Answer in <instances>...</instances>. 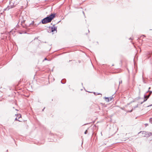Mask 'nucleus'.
Listing matches in <instances>:
<instances>
[{
	"label": "nucleus",
	"instance_id": "5",
	"mask_svg": "<svg viewBox=\"0 0 152 152\" xmlns=\"http://www.w3.org/2000/svg\"><path fill=\"white\" fill-rule=\"evenodd\" d=\"M14 7L13 5V6H8V7L6 8L5 10H8Z\"/></svg>",
	"mask_w": 152,
	"mask_h": 152
},
{
	"label": "nucleus",
	"instance_id": "3",
	"mask_svg": "<svg viewBox=\"0 0 152 152\" xmlns=\"http://www.w3.org/2000/svg\"><path fill=\"white\" fill-rule=\"evenodd\" d=\"M51 31H50V32H53L55 31H57V27H56L54 25H53V26L51 28Z\"/></svg>",
	"mask_w": 152,
	"mask_h": 152
},
{
	"label": "nucleus",
	"instance_id": "11",
	"mask_svg": "<svg viewBox=\"0 0 152 152\" xmlns=\"http://www.w3.org/2000/svg\"><path fill=\"white\" fill-rule=\"evenodd\" d=\"M149 92V93H152V91H150L149 90H148L147 92L146 93H147L148 92Z\"/></svg>",
	"mask_w": 152,
	"mask_h": 152
},
{
	"label": "nucleus",
	"instance_id": "2",
	"mask_svg": "<svg viewBox=\"0 0 152 152\" xmlns=\"http://www.w3.org/2000/svg\"><path fill=\"white\" fill-rule=\"evenodd\" d=\"M151 135H152V134L151 132H146V133L143 136L144 137H148Z\"/></svg>",
	"mask_w": 152,
	"mask_h": 152
},
{
	"label": "nucleus",
	"instance_id": "16",
	"mask_svg": "<svg viewBox=\"0 0 152 152\" xmlns=\"http://www.w3.org/2000/svg\"><path fill=\"white\" fill-rule=\"evenodd\" d=\"M145 126H147V125H148V124H145Z\"/></svg>",
	"mask_w": 152,
	"mask_h": 152
},
{
	"label": "nucleus",
	"instance_id": "7",
	"mask_svg": "<svg viewBox=\"0 0 152 152\" xmlns=\"http://www.w3.org/2000/svg\"><path fill=\"white\" fill-rule=\"evenodd\" d=\"M150 96V94H149L148 95L146 96L145 95H144V98H148Z\"/></svg>",
	"mask_w": 152,
	"mask_h": 152
},
{
	"label": "nucleus",
	"instance_id": "22",
	"mask_svg": "<svg viewBox=\"0 0 152 152\" xmlns=\"http://www.w3.org/2000/svg\"><path fill=\"white\" fill-rule=\"evenodd\" d=\"M44 108H44V109H43L42 110V111H43V110H44Z\"/></svg>",
	"mask_w": 152,
	"mask_h": 152
},
{
	"label": "nucleus",
	"instance_id": "9",
	"mask_svg": "<svg viewBox=\"0 0 152 152\" xmlns=\"http://www.w3.org/2000/svg\"><path fill=\"white\" fill-rule=\"evenodd\" d=\"M17 115H18V116H19V117L18 118V119H19L21 117V115L20 114H18Z\"/></svg>",
	"mask_w": 152,
	"mask_h": 152
},
{
	"label": "nucleus",
	"instance_id": "1",
	"mask_svg": "<svg viewBox=\"0 0 152 152\" xmlns=\"http://www.w3.org/2000/svg\"><path fill=\"white\" fill-rule=\"evenodd\" d=\"M55 14H51L49 16L44 18L42 21L43 24H46L51 22L52 19L55 17Z\"/></svg>",
	"mask_w": 152,
	"mask_h": 152
},
{
	"label": "nucleus",
	"instance_id": "12",
	"mask_svg": "<svg viewBox=\"0 0 152 152\" xmlns=\"http://www.w3.org/2000/svg\"><path fill=\"white\" fill-rule=\"evenodd\" d=\"M122 83V80L120 81L119 82V85H120L121 83Z\"/></svg>",
	"mask_w": 152,
	"mask_h": 152
},
{
	"label": "nucleus",
	"instance_id": "14",
	"mask_svg": "<svg viewBox=\"0 0 152 152\" xmlns=\"http://www.w3.org/2000/svg\"><path fill=\"white\" fill-rule=\"evenodd\" d=\"M63 80H61V83H62L63 84H64L65 83V82H63Z\"/></svg>",
	"mask_w": 152,
	"mask_h": 152
},
{
	"label": "nucleus",
	"instance_id": "19",
	"mask_svg": "<svg viewBox=\"0 0 152 152\" xmlns=\"http://www.w3.org/2000/svg\"><path fill=\"white\" fill-rule=\"evenodd\" d=\"M138 107V104L135 107Z\"/></svg>",
	"mask_w": 152,
	"mask_h": 152
},
{
	"label": "nucleus",
	"instance_id": "8",
	"mask_svg": "<svg viewBox=\"0 0 152 152\" xmlns=\"http://www.w3.org/2000/svg\"><path fill=\"white\" fill-rule=\"evenodd\" d=\"M148 98H145V99L141 103V104H142L143 102L146 101L147 100V99H148Z\"/></svg>",
	"mask_w": 152,
	"mask_h": 152
},
{
	"label": "nucleus",
	"instance_id": "13",
	"mask_svg": "<svg viewBox=\"0 0 152 152\" xmlns=\"http://www.w3.org/2000/svg\"><path fill=\"white\" fill-rule=\"evenodd\" d=\"M87 132H88V131H87V130H86L85 131V133H84L85 134H87Z\"/></svg>",
	"mask_w": 152,
	"mask_h": 152
},
{
	"label": "nucleus",
	"instance_id": "10",
	"mask_svg": "<svg viewBox=\"0 0 152 152\" xmlns=\"http://www.w3.org/2000/svg\"><path fill=\"white\" fill-rule=\"evenodd\" d=\"M149 121L150 123H151L152 124V118H151L149 120Z\"/></svg>",
	"mask_w": 152,
	"mask_h": 152
},
{
	"label": "nucleus",
	"instance_id": "21",
	"mask_svg": "<svg viewBox=\"0 0 152 152\" xmlns=\"http://www.w3.org/2000/svg\"><path fill=\"white\" fill-rule=\"evenodd\" d=\"M142 36H144V37H145V35H142Z\"/></svg>",
	"mask_w": 152,
	"mask_h": 152
},
{
	"label": "nucleus",
	"instance_id": "20",
	"mask_svg": "<svg viewBox=\"0 0 152 152\" xmlns=\"http://www.w3.org/2000/svg\"><path fill=\"white\" fill-rule=\"evenodd\" d=\"M151 93H149V94H150V95L151 94Z\"/></svg>",
	"mask_w": 152,
	"mask_h": 152
},
{
	"label": "nucleus",
	"instance_id": "15",
	"mask_svg": "<svg viewBox=\"0 0 152 152\" xmlns=\"http://www.w3.org/2000/svg\"><path fill=\"white\" fill-rule=\"evenodd\" d=\"M15 120L18 121H21L20 120H18V119H17V118H15Z\"/></svg>",
	"mask_w": 152,
	"mask_h": 152
},
{
	"label": "nucleus",
	"instance_id": "23",
	"mask_svg": "<svg viewBox=\"0 0 152 152\" xmlns=\"http://www.w3.org/2000/svg\"><path fill=\"white\" fill-rule=\"evenodd\" d=\"M63 82H64V80H63Z\"/></svg>",
	"mask_w": 152,
	"mask_h": 152
},
{
	"label": "nucleus",
	"instance_id": "17",
	"mask_svg": "<svg viewBox=\"0 0 152 152\" xmlns=\"http://www.w3.org/2000/svg\"><path fill=\"white\" fill-rule=\"evenodd\" d=\"M44 60H47V59L46 58H45L44 59Z\"/></svg>",
	"mask_w": 152,
	"mask_h": 152
},
{
	"label": "nucleus",
	"instance_id": "24",
	"mask_svg": "<svg viewBox=\"0 0 152 152\" xmlns=\"http://www.w3.org/2000/svg\"><path fill=\"white\" fill-rule=\"evenodd\" d=\"M83 14H84V12H83Z\"/></svg>",
	"mask_w": 152,
	"mask_h": 152
},
{
	"label": "nucleus",
	"instance_id": "18",
	"mask_svg": "<svg viewBox=\"0 0 152 152\" xmlns=\"http://www.w3.org/2000/svg\"><path fill=\"white\" fill-rule=\"evenodd\" d=\"M151 89V87H149L148 88V90H149Z\"/></svg>",
	"mask_w": 152,
	"mask_h": 152
},
{
	"label": "nucleus",
	"instance_id": "6",
	"mask_svg": "<svg viewBox=\"0 0 152 152\" xmlns=\"http://www.w3.org/2000/svg\"><path fill=\"white\" fill-rule=\"evenodd\" d=\"M141 133L142 134H144V135H145V134L146 133V132L145 131H142L140 132L138 134Z\"/></svg>",
	"mask_w": 152,
	"mask_h": 152
},
{
	"label": "nucleus",
	"instance_id": "4",
	"mask_svg": "<svg viewBox=\"0 0 152 152\" xmlns=\"http://www.w3.org/2000/svg\"><path fill=\"white\" fill-rule=\"evenodd\" d=\"M104 98L106 99V102H109L110 101L112 100V99H113V97H105Z\"/></svg>",
	"mask_w": 152,
	"mask_h": 152
}]
</instances>
